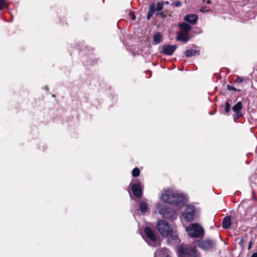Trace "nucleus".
Masks as SVG:
<instances>
[{
  "instance_id": "f257e3e1",
  "label": "nucleus",
  "mask_w": 257,
  "mask_h": 257,
  "mask_svg": "<svg viewBox=\"0 0 257 257\" xmlns=\"http://www.w3.org/2000/svg\"><path fill=\"white\" fill-rule=\"evenodd\" d=\"M157 228L160 233L168 238L169 242L173 241L176 243L179 242L178 233L176 230L170 228L168 222L164 220H159L157 222Z\"/></svg>"
},
{
  "instance_id": "f03ea898",
  "label": "nucleus",
  "mask_w": 257,
  "mask_h": 257,
  "mask_svg": "<svg viewBox=\"0 0 257 257\" xmlns=\"http://www.w3.org/2000/svg\"><path fill=\"white\" fill-rule=\"evenodd\" d=\"M161 198L164 202L175 205L183 203L185 200V197L182 194L169 190L162 194Z\"/></svg>"
},
{
  "instance_id": "7ed1b4c3",
  "label": "nucleus",
  "mask_w": 257,
  "mask_h": 257,
  "mask_svg": "<svg viewBox=\"0 0 257 257\" xmlns=\"http://www.w3.org/2000/svg\"><path fill=\"white\" fill-rule=\"evenodd\" d=\"M186 230L189 236L191 237L199 238L203 236L204 230L202 227L198 223H192L187 226Z\"/></svg>"
},
{
  "instance_id": "20e7f679",
  "label": "nucleus",
  "mask_w": 257,
  "mask_h": 257,
  "mask_svg": "<svg viewBox=\"0 0 257 257\" xmlns=\"http://www.w3.org/2000/svg\"><path fill=\"white\" fill-rule=\"evenodd\" d=\"M179 257H198L197 249L194 246H180L179 250Z\"/></svg>"
},
{
  "instance_id": "39448f33",
  "label": "nucleus",
  "mask_w": 257,
  "mask_h": 257,
  "mask_svg": "<svg viewBox=\"0 0 257 257\" xmlns=\"http://www.w3.org/2000/svg\"><path fill=\"white\" fill-rule=\"evenodd\" d=\"M196 210L195 207L193 205H187L184 211L182 213L185 221L191 222L194 220Z\"/></svg>"
},
{
  "instance_id": "423d86ee",
  "label": "nucleus",
  "mask_w": 257,
  "mask_h": 257,
  "mask_svg": "<svg viewBox=\"0 0 257 257\" xmlns=\"http://www.w3.org/2000/svg\"><path fill=\"white\" fill-rule=\"evenodd\" d=\"M215 244V240L210 239L199 240L197 241L198 247L205 250H209L213 248Z\"/></svg>"
},
{
  "instance_id": "0eeeda50",
  "label": "nucleus",
  "mask_w": 257,
  "mask_h": 257,
  "mask_svg": "<svg viewBox=\"0 0 257 257\" xmlns=\"http://www.w3.org/2000/svg\"><path fill=\"white\" fill-rule=\"evenodd\" d=\"M159 212L163 217L167 219H173L176 216V211L167 205L163 206Z\"/></svg>"
},
{
  "instance_id": "6e6552de",
  "label": "nucleus",
  "mask_w": 257,
  "mask_h": 257,
  "mask_svg": "<svg viewBox=\"0 0 257 257\" xmlns=\"http://www.w3.org/2000/svg\"><path fill=\"white\" fill-rule=\"evenodd\" d=\"M163 7L164 4L162 2H158L157 4L156 8H155L154 4L150 5L149 6V10L147 15V20H150L156 11H160L163 10Z\"/></svg>"
},
{
  "instance_id": "1a4fd4ad",
  "label": "nucleus",
  "mask_w": 257,
  "mask_h": 257,
  "mask_svg": "<svg viewBox=\"0 0 257 257\" xmlns=\"http://www.w3.org/2000/svg\"><path fill=\"white\" fill-rule=\"evenodd\" d=\"M131 190L134 195L137 198H140L143 195V189L141 184L133 183L131 184Z\"/></svg>"
},
{
  "instance_id": "9d476101",
  "label": "nucleus",
  "mask_w": 257,
  "mask_h": 257,
  "mask_svg": "<svg viewBox=\"0 0 257 257\" xmlns=\"http://www.w3.org/2000/svg\"><path fill=\"white\" fill-rule=\"evenodd\" d=\"M176 49L177 46L175 45H164L162 46V50L160 51V53L166 55L171 56L174 53Z\"/></svg>"
},
{
  "instance_id": "9b49d317",
  "label": "nucleus",
  "mask_w": 257,
  "mask_h": 257,
  "mask_svg": "<svg viewBox=\"0 0 257 257\" xmlns=\"http://www.w3.org/2000/svg\"><path fill=\"white\" fill-rule=\"evenodd\" d=\"M144 232L148 238L152 242H155L157 240V237L155 235L152 229L147 226L144 229Z\"/></svg>"
},
{
  "instance_id": "f8f14e48",
  "label": "nucleus",
  "mask_w": 257,
  "mask_h": 257,
  "mask_svg": "<svg viewBox=\"0 0 257 257\" xmlns=\"http://www.w3.org/2000/svg\"><path fill=\"white\" fill-rule=\"evenodd\" d=\"M155 257H170L169 250L163 247L158 249L154 254Z\"/></svg>"
},
{
  "instance_id": "ddd939ff",
  "label": "nucleus",
  "mask_w": 257,
  "mask_h": 257,
  "mask_svg": "<svg viewBox=\"0 0 257 257\" xmlns=\"http://www.w3.org/2000/svg\"><path fill=\"white\" fill-rule=\"evenodd\" d=\"M198 17L195 14L187 15L184 18V20L192 25H195L197 23Z\"/></svg>"
},
{
  "instance_id": "4468645a",
  "label": "nucleus",
  "mask_w": 257,
  "mask_h": 257,
  "mask_svg": "<svg viewBox=\"0 0 257 257\" xmlns=\"http://www.w3.org/2000/svg\"><path fill=\"white\" fill-rule=\"evenodd\" d=\"M190 39L188 33H185L182 32H179L177 34L176 40L180 41L184 43L187 42Z\"/></svg>"
},
{
  "instance_id": "2eb2a0df",
  "label": "nucleus",
  "mask_w": 257,
  "mask_h": 257,
  "mask_svg": "<svg viewBox=\"0 0 257 257\" xmlns=\"http://www.w3.org/2000/svg\"><path fill=\"white\" fill-rule=\"evenodd\" d=\"M200 54L199 50L188 49L184 52V55L186 57H191L194 56H199Z\"/></svg>"
},
{
  "instance_id": "dca6fc26",
  "label": "nucleus",
  "mask_w": 257,
  "mask_h": 257,
  "mask_svg": "<svg viewBox=\"0 0 257 257\" xmlns=\"http://www.w3.org/2000/svg\"><path fill=\"white\" fill-rule=\"evenodd\" d=\"M231 225V219L230 216H225L222 222V226L224 229H228Z\"/></svg>"
},
{
  "instance_id": "f3484780",
  "label": "nucleus",
  "mask_w": 257,
  "mask_h": 257,
  "mask_svg": "<svg viewBox=\"0 0 257 257\" xmlns=\"http://www.w3.org/2000/svg\"><path fill=\"white\" fill-rule=\"evenodd\" d=\"M179 27L181 30V32H184L185 33H189L191 30V26L188 24L183 22L179 25Z\"/></svg>"
},
{
  "instance_id": "a211bd4d",
  "label": "nucleus",
  "mask_w": 257,
  "mask_h": 257,
  "mask_svg": "<svg viewBox=\"0 0 257 257\" xmlns=\"http://www.w3.org/2000/svg\"><path fill=\"white\" fill-rule=\"evenodd\" d=\"M162 36L160 32L155 34L153 37V41L155 44H158L162 41Z\"/></svg>"
},
{
  "instance_id": "6ab92c4d",
  "label": "nucleus",
  "mask_w": 257,
  "mask_h": 257,
  "mask_svg": "<svg viewBox=\"0 0 257 257\" xmlns=\"http://www.w3.org/2000/svg\"><path fill=\"white\" fill-rule=\"evenodd\" d=\"M140 209L142 213L147 212L148 210V204L145 202H141L140 203Z\"/></svg>"
},
{
  "instance_id": "aec40b11",
  "label": "nucleus",
  "mask_w": 257,
  "mask_h": 257,
  "mask_svg": "<svg viewBox=\"0 0 257 257\" xmlns=\"http://www.w3.org/2000/svg\"><path fill=\"white\" fill-rule=\"evenodd\" d=\"M242 104L241 101H238L232 107V110L234 112L240 111L242 109Z\"/></svg>"
},
{
  "instance_id": "412c9836",
  "label": "nucleus",
  "mask_w": 257,
  "mask_h": 257,
  "mask_svg": "<svg viewBox=\"0 0 257 257\" xmlns=\"http://www.w3.org/2000/svg\"><path fill=\"white\" fill-rule=\"evenodd\" d=\"M132 174L134 177L139 176L140 175V170L138 167L135 168L132 171Z\"/></svg>"
},
{
  "instance_id": "4be33fe9",
  "label": "nucleus",
  "mask_w": 257,
  "mask_h": 257,
  "mask_svg": "<svg viewBox=\"0 0 257 257\" xmlns=\"http://www.w3.org/2000/svg\"><path fill=\"white\" fill-rule=\"evenodd\" d=\"M226 88L229 91H238L239 92L241 90L240 89H236L235 87L228 84L226 86Z\"/></svg>"
},
{
  "instance_id": "5701e85b",
  "label": "nucleus",
  "mask_w": 257,
  "mask_h": 257,
  "mask_svg": "<svg viewBox=\"0 0 257 257\" xmlns=\"http://www.w3.org/2000/svg\"><path fill=\"white\" fill-rule=\"evenodd\" d=\"M230 110V104L229 103V100H227L225 103V111L226 113H228Z\"/></svg>"
},
{
  "instance_id": "b1692460",
  "label": "nucleus",
  "mask_w": 257,
  "mask_h": 257,
  "mask_svg": "<svg viewBox=\"0 0 257 257\" xmlns=\"http://www.w3.org/2000/svg\"><path fill=\"white\" fill-rule=\"evenodd\" d=\"M244 81L243 77L237 76V78L234 80V83H240Z\"/></svg>"
},
{
  "instance_id": "393cba45",
  "label": "nucleus",
  "mask_w": 257,
  "mask_h": 257,
  "mask_svg": "<svg viewBox=\"0 0 257 257\" xmlns=\"http://www.w3.org/2000/svg\"><path fill=\"white\" fill-rule=\"evenodd\" d=\"M235 113L234 114L235 119H239L242 116V113L240 111L234 112Z\"/></svg>"
},
{
  "instance_id": "a878e982",
  "label": "nucleus",
  "mask_w": 257,
  "mask_h": 257,
  "mask_svg": "<svg viewBox=\"0 0 257 257\" xmlns=\"http://www.w3.org/2000/svg\"><path fill=\"white\" fill-rule=\"evenodd\" d=\"M200 11L202 13L208 12L210 11V9L206 6L201 7Z\"/></svg>"
},
{
  "instance_id": "bb28decb",
  "label": "nucleus",
  "mask_w": 257,
  "mask_h": 257,
  "mask_svg": "<svg viewBox=\"0 0 257 257\" xmlns=\"http://www.w3.org/2000/svg\"><path fill=\"white\" fill-rule=\"evenodd\" d=\"M156 16H158L163 19H165L166 18V15L164 14V12H158L156 14Z\"/></svg>"
},
{
  "instance_id": "cd10ccee",
  "label": "nucleus",
  "mask_w": 257,
  "mask_h": 257,
  "mask_svg": "<svg viewBox=\"0 0 257 257\" xmlns=\"http://www.w3.org/2000/svg\"><path fill=\"white\" fill-rule=\"evenodd\" d=\"M171 5L176 7H179L181 5V3L180 1H175L173 2Z\"/></svg>"
},
{
  "instance_id": "c85d7f7f",
  "label": "nucleus",
  "mask_w": 257,
  "mask_h": 257,
  "mask_svg": "<svg viewBox=\"0 0 257 257\" xmlns=\"http://www.w3.org/2000/svg\"><path fill=\"white\" fill-rule=\"evenodd\" d=\"M6 0H0V11L4 9V6L5 4Z\"/></svg>"
},
{
  "instance_id": "c756f323",
  "label": "nucleus",
  "mask_w": 257,
  "mask_h": 257,
  "mask_svg": "<svg viewBox=\"0 0 257 257\" xmlns=\"http://www.w3.org/2000/svg\"><path fill=\"white\" fill-rule=\"evenodd\" d=\"M243 244H244V239L243 238H241V239L240 240V241L239 242V246H240V248L242 249H243L244 248Z\"/></svg>"
},
{
  "instance_id": "7c9ffc66",
  "label": "nucleus",
  "mask_w": 257,
  "mask_h": 257,
  "mask_svg": "<svg viewBox=\"0 0 257 257\" xmlns=\"http://www.w3.org/2000/svg\"><path fill=\"white\" fill-rule=\"evenodd\" d=\"M131 18L133 20H135L136 19V15L134 13H130Z\"/></svg>"
},
{
  "instance_id": "2f4dec72",
  "label": "nucleus",
  "mask_w": 257,
  "mask_h": 257,
  "mask_svg": "<svg viewBox=\"0 0 257 257\" xmlns=\"http://www.w3.org/2000/svg\"><path fill=\"white\" fill-rule=\"evenodd\" d=\"M252 240H251L249 242L248 244L247 249H248V250H250V249L251 248V247H252Z\"/></svg>"
},
{
  "instance_id": "473e14b6",
  "label": "nucleus",
  "mask_w": 257,
  "mask_h": 257,
  "mask_svg": "<svg viewBox=\"0 0 257 257\" xmlns=\"http://www.w3.org/2000/svg\"><path fill=\"white\" fill-rule=\"evenodd\" d=\"M250 257H257V252L252 253Z\"/></svg>"
},
{
  "instance_id": "72a5a7b5",
  "label": "nucleus",
  "mask_w": 257,
  "mask_h": 257,
  "mask_svg": "<svg viewBox=\"0 0 257 257\" xmlns=\"http://www.w3.org/2000/svg\"><path fill=\"white\" fill-rule=\"evenodd\" d=\"M162 3L164 4V6L165 5H168L169 4V2L168 1L162 2Z\"/></svg>"
},
{
  "instance_id": "f704fd0d",
  "label": "nucleus",
  "mask_w": 257,
  "mask_h": 257,
  "mask_svg": "<svg viewBox=\"0 0 257 257\" xmlns=\"http://www.w3.org/2000/svg\"><path fill=\"white\" fill-rule=\"evenodd\" d=\"M206 3H207V4H208V5L211 4V1L210 0H207V1H206Z\"/></svg>"
},
{
  "instance_id": "c9c22d12",
  "label": "nucleus",
  "mask_w": 257,
  "mask_h": 257,
  "mask_svg": "<svg viewBox=\"0 0 257 257\" xmlns=\"http://www.w3.org/2000/svg\"><path fill=\"white\" fill-rule=\"evenodd\" d=\"M45 89H46V90H48V86L45 87Z\"/></svg>"
}]
</instances>
